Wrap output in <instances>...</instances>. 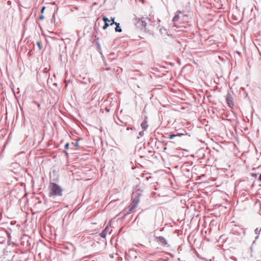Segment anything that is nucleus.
Segmentation results:
<instances>
[{
  "label": "nucleus",
  "instance_id": "obj_4",
  "mask_svg": "<svg viewBox=\"0 0 261 261\" xmlns=\"http://www.w3.org/2000/svg\"><path fill=\"white\" fill-rule=\"evenodd\" d=\"M226 100L228 106L230 108H231V107L233 106V98L229 93H228L226 95Z\"/></svg>",
  "mask_w": 261,
  "mask_h": 261
},
{
  "label": "nucleus",
  "instance_id": "obj_8",
  "mask_svg": "<svg viewBox=\"0 0 261 261\" xmlns=\"http://www.w3.org/2000/svg\"><path fill=\"white\" fill-rule=\"evenodd\" d=\"M109 229V227L107 226L102 231V232L99 234L100 236L103 238H105L108 231Z\"/></svg>",
  "mask_w": 261,
  "mask_h": 261
},
{
  "label": "nucleus",
  "instance_id": "obj_13",
  "mask_svg": "<svg viewBox=\"0 0 261 261\" xmlns=\"http://www.w3.org/2000/svg\"><path fill=\"white\" fill-rule=\"evenodd\" d=\"M37 45L39 48V49L40 50L42 49V46H41V42L40 41H37Z\"/></svg>",
  "mask_w": 261,
  "mask_h": 261
},
{
  "label": "nucleus",
  "instance_id": "obj_11",
  "mask_svg": "<svg viewBox=\"0 0 261 261\" xmlns=\"http://www.w3.org/2000/svg\"><path fill=\"white\" fill-rule=\"evenodd\" d=\"M183 135V134H177V135H170L169 136V138L170 139H173L175 137H176V136H181V135Z\"/></svg>",
  "mask_w": 261,
  "mask_h": 261
},
{
  "label": "nucleus",
  "instance_id": "obj_3",
  "mask_svg": "<svg viewBox=\"0 0 261 261\" xmlns=\"http://www.w3.org/2000/svg\"><path fill=\"white\" fill-rule=\"evenodd\" d=\"M141 194L140 191H137L135 193H133L132 195V202L133 208H136L138 204L140 201V197Z\"/></svg>",
  "mask_w": 261,
  "mask_h": 261
},
{
  "label": "nucleus",
  "instance_id": "obj_1",
  "mask_svg": "<svg viewBox=\"0 0 261 261\" xmlns=\"http://www.w3.org/2000/svg\"><path fill=\"white\" fill-rule=\"evenodd\" d=\"M50 192H49V196H62L63 190L56 183L51 182L49 184V186Z\"/></svg>",
  "mask_w": 261,
  "mask_h": 261
},
{
  "label": "nucleus",
  "instance_id": "obj_14",
  "mask_svg": "<svg viewBox=\"0 0 261 261\" xmlns=\"http://www.w3.org/2000/svg\"><path fill=\"white\" fill-rule=\"evenodd\" d=\"M260 231H261V228L259 230L258 228H256L255 229L254 232L256 234H257V233H259Z\"/></svg>",
  "mask_w": 261,
  "mask_h": 261
},
{
  "label": "nucleus",
  "instance_id": "obj_5",
  "mask_svg": "<svg viewBox=\"0 0 261 261\" xmlns=\"http://www.w3.org/2000/svg\"><path fill=\"white\" fill-rule=\"evenodd\" d=\"M157 242L161 245L165 246L167 245V240L162 236L156 237Z\"/></svg>",
  "mask_w": 261,
  "mask_h": 261
},
{
  "label": "nucleus",
  "instance_id": "obj_23",
  "mask_svg": "<svg viewBox=\"0 0 261 261\" xmlns=\"http://www.w3.org/2000/svg\"><path fill=\"white\" fill-rule=\"evenodd\" d=\"M129 129H132V128H129V127H127V130H129Z\"/></svg>",
  "mask_w": 261,
  "mask_h": 261
},
{
  "label": "nucleus",
  "instance_id": "obj_6",
  "mask_svg": "<svg viewBox=\"0 0 261 261\" xmlns=\"http://www.w3.org/2000/svg\"><path fill=\"white\" fill-rule=\"evenodd\" d=\"M102 20L105 22V24L103 26L102 29L103 30H106L109 25H110V24H109V22H110V20H109L106 16H103Z\"/></svg>",
  "mask_w": 261,
  "mask_h": 261
},
{
  "label": "nucleus",
  "instance_id": "obj_17",
  "mask_svg": "<svg viewBox=\"0 0 261 261\" xmlns=\"http://www.w3.org/2000/svg\"><path fill=\"white\" fill-rule=\"evenodd\" d=\"M44 18V16L42 15V14L41 15H40V16H39V19L40 20H42V19H43Z\"/></svg>",
  "mask_w": 261,
  "mask_h": 261
},
{
  "label": "nucleus",
  "instance_id": "obj_15",
  "mask_svg": "<svg viewBox=\"0 0 261 261\" xmlns=\"http://www.w3.org/2000/svg\"><path fill=\"white\" fill-rule=\"evenodd\" d=\"M34 103H35L37 106V107H38L39 109H40V105L38 102H37L36 101H34Z\"/></svg>",
  "mask_w": 261,
  "mask_h": 261
},
{
  "label": "nucleus",
  "instance_id": "obj_2",
  "mask_svg": "<svg viewBox=\"0 0 261 261\" xmlns=\"http://www.w3.org/2000/svg\"><path fill=\"white\" fill-rule=\"evenodd\" d=\"M133 21L136 25L140 29L145 28L146 25V22L144 20L143 17L138 18L135 14L134 15Z\"/></svg>",
  "mask_w": 261,
  "mask_h": 261
},
{
  "label": "nucleus",
  "instance_id": "obj_12",
  "mask_svg": "<svg viewBox=\"0 0 261 261\" xmlns=\"http://www.w3.org/2000/svg\"><path fill=\"white\" fill-rule=\"evenodd\" d=\"M179 18V16H178V15H175L174 16V17H173V20H173V21H174V22L177 21H178V20Z\"/></svg>",
  "mask_w": 261,
  "mask_h": 261
},
{
  "label": "nucleus",
  "instance_id": "obj_20",
  "mask_svg": "<svg viewBox=\"0 0 261 261\" xmlns=\"http://www.w3.org/2000/svg\"><path fill=\"white\" fill-rule=\"evenodd\" d=\"M45 7H43L41 10L40 12L42 14L45 10Z\"/></svg>",
  "mask_w": 261,
  "mask_h": 261
},
{
  "label": "nucleus",
  "instance_id": "obj_21",
  "mask_svg": "<svg viewBox=\"0 0 261 261\" xmlns=\"http://www.w3.org/2000/svg\"><path fill=\"white\" fill-rule=\"evenodd\" d=\"M114 19H115L114 17H113V18L111 17V20L112 21V22H115Z\"/></svg>",
  "mask_w": 261,
  "mask_h": 261
},
{
  "label": "nucleus",
  "instance_id": "obj_24",
  "mask_svg": "<svg viewBox=\"0 0 261 261\" xmlns=\"http://www.w3.org/2000/svg\"><path fill=\"white\" fill-rule=\"evenodd\" d=\"M64 152L66 154H67V152L66 151H65Z\"/></svg>",
  "mask_w": 261,
  "mask_h": 261
},
{
  "label": "nucleus",
  "instance_id": "obj_18",
  "mask_svg": "<svg viewBox=\"0 0 261 261\" xmlns=\"http://www.w3.org/2000/svg\"><path fill=\"white\" fill-rule=\"evenodd\" d=\"M69 143H67L65 145V149H68V147H69Z\"/></svg>",
  "mask_w": 261,
  "mask_h": 261
},
{
  "label": "nucleus",
  "instance_id": "obj_16",
  "mask_svg": "<svg viewBox=\"0 0 261 261\" xmlns=\"http://www.w3.org/2000/svg\"><path fill=\"white\" fill-rule=\"evenodd\" d=\"M144 131H141L139 133V136L141 137L143 136L144 135Z\"/></svg>",
  "mask_w": 261,
  "mask_h": 261
},
{
  "label": "nucleus",
  "instance_id": "obj_9",
  "mask_svg": "<svg viewBox=\"0 0 261 261\" xmlns=\"http://www.w3.org/2000/svg\"><path fill=\"white\" fill-rule=\"evenodd\" d=\"M146 119L147 118H146V119L141 124V127L143 130H146L148 126Z\"/></svg>",
  "mask_w": 261,
  "mask_h": 261
},
{
  "label": "nucleus",
  "instance_id": "obj_22",
  "mask_svg": "<svg viewBox=\"0 0 261 261\" xmlns=\"http://www.w3.org/2000/svg\"><path fill=\"white\" fill-rule=\"evenodd\" d=\"M258 180H259L261 181V173H260V174L259 176Z\"/></svg>",
  "mask_w": 261,
  "mask_h": 261
},
{
  "label": "nucleus",
  "instance_id": "obj_7",
  "mask_svg": "<svg viewBox=\"0 0 261 261\" xmlns=\"http://www.w3.org/2000/svg\"><path fill=\"white\" fill-rule=\"evenodd\" d=\"M113 24H115L116 25V27L115 28V31L117 32H121L122 29L119 26V23L115 22H112L110 23V25H112Z\"/></svg>",
  "mask_w": 261,
  "mask_h": 261
},
{
  "label": "nucleus",
  "instance_id": "obj_19",
  "mask_svg": "<svg viewBox=\"0 0 261 261\" xmlns=\"http://www.w3.org/2000/svg\"><path fill=\"white\" fill-rule=\"evenodd\" d=\"M75 146L77 147L79 146V143L77 142V141L75 142L74 143H72Z\"/></svg>",
  "mask_w": 261,
  "mask_h": 261
},
{
  "label": "nucleus",
  "instance_id": "obj_10",
  "mask_svg": "<svg viewBox=\"0 0 261 261\" xmlns=\"http://www.w3.org/2000/svg\"><path fill=\"white\" fill-rule=\"evenodd\" d=\"M135 208H133V205L132 204H130L129 208H128V210H127V211L126 212V214H130L133 210H134Z\"/></svg>",
  "mask_w": 261,
  "mask_h": 261
}]
</instances>
